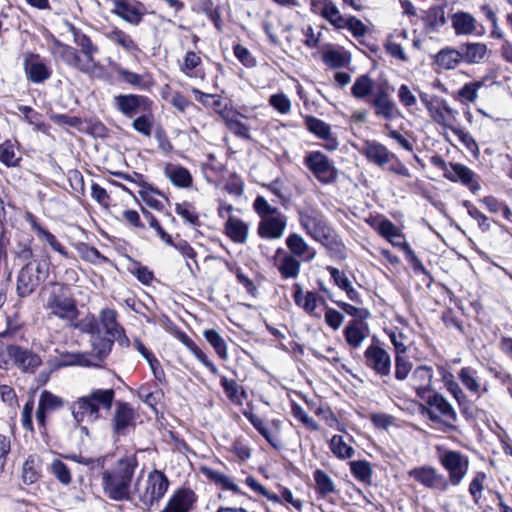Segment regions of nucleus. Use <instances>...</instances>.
I'll use <instances>...</instances> for the list:
<instances>
[{"instance_id":"obj_24","label":"nucleus","mask_w":512,"mask_h":512,"mask_svg":"<svg viewBox=\"0 0 512 512\" xmlns=\"http://www.w3.org/2000/svg\"><path fill=\"white\" fill-rule=\"evenodd\" d=\"M305 124L311 133L325 141L324 147L326 149L333 151L338 148L339 143L337 139L332 136L331 128L326 122L313 116H308L305 119Z\"/></svg>"},{"instance_id":"obj_38","label":"nucleus","mask_w":512,"mask_h":512,"mask_svg":"<svg viewBox=\"0 0 512 512\" xmlns=\"http://www.w3.org/2000/svg\"><path fill=\"white\" fill-rule=\"evenodd\" d=\"M461 60V51L450 47L440 50L435 55L436 65L444 70H451L456 68Z\"/></svg>"},{"instance_id":"obj_9","label":"nucleus","mask_w":512,"mask_h":512,"mask_svg":"<svg viewBox=\"0 0 512 512\" xmlns=\"http://www.w3.org/2000/svg\"><path fill=\"white\" fill-rule=\"evenodd\" d=\"M439 461L449 474V485L458 486L468 472V458L457 451H446L440 456Z\"/></svg>"},{"instance_id":"obj_60","label":"nucleus","mask_w":512,"mask_h":512,"mask_svg":"<svg viewBox=\"0 0 512 512\" xmlns=\"http://www.w3.org/2000/svg\"><path fill=\"white\" fill-rule=\"evenodd\" d=\"M74 326V328L80 330L84 333H89L92 336L96 335L97 333H101L100 324L98 323L96 317L94 315H87L80 321L76 323H70Z\"/></svg>"},{"instance_id":"obj_27","label":"nucleus","mask_w":512,"mask_h":512,"mask_svg":"<svg viewBox=\"0 0 512 512\" xmlns=\"http://www.w3.org/2000/svg\"><path fill=\"white\" fill-rule=\"evenodd\" d=\"M444 177L453 182L460 181L462 184L468 186L472 191L479 189V184L474 181V172L463 164L450 163L449 168H447L444 173Z\"/></svg>"},{"instance_id":"obj_59","label":"nucleus","mask_w":512,"mask_h":512,"mask_svg":"<svg viewBox=\"0 0 512 512\" xmlns=\"http://www.w3.org/2000/svg\"><path fill=\"white\" fill-rule=\"evenodd\" d=\"M153 124L154 118L151 114V110H149L148 112H142V115L133 121L132 127L142 135L149 137L152 132Z\"/></svg>"},{"instance_id":"obj_17","label":"nucleus","mask_w":512,"mask_h":512,"mask_svg":"<svg viewBox=\"0 0 512 512\" xmlns=\"http://www.w3.org/2000/svg\"><path fill=\"white\" fill-rule=\"evenodd\" d=\"M64 406V399L48 390H43L39 395L36 420L39 426H46L47 416L60 410Z\"/></svg>"},{"instance_id":"obj_8","label":"nucleus","mask_w":512,"mask_h":512,"mask_svg":"<svg viewBox=\"0 0 512 512\" xmlns=\"http://www.w3.org/2000/svg\"><path fill=\"white\" fill-rule=\"evenodd\" d=\"M374 229L384 238H386L393 246L400 248L406 259L412 263L414 268L421 267L422 264L416 256L410 245L404 240V236L400 230L388 219H381Z\"/></svg>"},{"instance_id":"obj_29","label":"nucleus","mask_w":512,"mask_h":512,"mask_svg":"<svg viewBox=\"0 0 512 512\" xmlns=\"http://www.w3.org/2000/svg\"><path fill=\"white\" fill-rule=\"evenodd\" d=\"M194 502L195 495L191 490H178L169 499L162 512H189Z\"/></svg>"},{"instance_id":"obj_62","label":"nucleus","mask_w":512,"mask_h":512,"mask_svg":"<svg viewBox=\"0 0 512 512\" xmlns=\"http://www.w3.org/2000/svg\"><path fill=\"white\" fill-rule=\"evenodd\" d=\"M176 213L186 222L193 226L199 225V217L195 208L188 202H182L176 205Z\"/></svg>"},{"instance_id":"obj_37","label":"nucleus","mask_w":512,"mask_h":512,"mask_svg":"<svg viewBox=\"0 0 512 512\" xmlns=\"http://www.w3.org/2000/svg\"><path fill=\"white\" fill-rule=\"evenodd\" d=\"M250 423L255 429L267 440V442L274 448L280 449L282 447V441L277 433H273L267 426V424L257 415L253 413L245 414Z\"/></svg>"},{"instance_id":"obj_42","label":"nucleus","mask_w":512,"mask_h":512,"mask_svg":"<svg viewBox=\"0 0 512 512\" xmlns=\"http://www.w3.org/2000/svg\"><path fill=\"white\" fill-rule=\"evenodd\" d=\"M40 476V458L36 455L28 456L22 466V481L31 485L37 482Z\"/></svg>"},{"instance_id":"obj_50","label":"nucleus","mask_w":512,"mask_h":512,"mask_svg":"<svg viewBox=\"0 0 512 512\" xmlns=\"http://www.w3.org/2000/svg\"><path fill=\"white\" fill-rule=\"evenodd\" d=\"M203 336L221 359H228L226 341L216 330L206 329L203 332Z\"/></svg>"},{"instance_id":"obj_5","label":"nucleus","mask_w":512,"mask_h":512,"mask_svg":"<svg viewBox=\"0 0 512 512\" xmlns=\"http://www.w3.org/2000/svg\"><path fill=\"white\" fill-rule=\"evenodd\" d=\"M44 307L49 315L69 323H73L78 316L76 301L69 295L68 288L64 285L53 286Z\"/></svg>"},{"instance_id":"obj_25","label":"nucleus","mask_w":512,"mask_h":512,"mask_svg":"<svg viewBox=\"0 0 512 512\" xmlns=\"http://www.w3.org/2000/svg\"><path fill=\"white\" fill-rule=\"evenodd\" d=\"M275 265L282 278L295 279L299 275L301 261L279 248L276 251Z\"/></svg>"},{"instance_id":"obj_7","label":"nucleus","mask_w":512,"mask_h":512,"mask_svg":"<svg viewBox=\"0 0 512 512\" xmlns=\"http://www.w3.org/2000/svg\"><path fill=\"white\" fill-rule=\"evenodd\" d=\"M303 162L314 177L324 185L332 184L338 178L337 168L321 151L308 152Z\"/></svg>"},{"instance_id":"obj_1","label":"nucleus","mask_w":512,"mask_h":512,"mask_svg":"<svg viewBox=\"0 0 512 512\" xmlns=\"http://www.w3.org/2000/svg\"><path fill=\"white\" fill-rule=\"evenodd\" d=\"M137 461L134 457L120 459L112 469L101 474V486L106 497L114 501H133L131 484Z\"/></svg>"},{"instance_id":"obj_35","label":"nucleus","mask_w":512,"mask_h":512,"mask_svg":"<svg viewBox=\"0 0 512 512\" xmlns=\"http://www.w3.org/2000/svg\"><path fill=\"white\" fill-rule=\"evenodd\" d=\"M424 32L426 35L436 33L445 25V11L441 6H433L429 8L424 17Z\"/></svg>"},{"instance_id":"obj_55","label":"nucleus","mask_w":512,"mask_h":512,"mask_svg":"<svg viewBox=\"0 0 512 512\" xmlns=\"http://www.w3.org/2000/svg\"><path fill=\"white\" fill-rule=\"evenodd\" d=\"M202 471L207 478L212 480L216 485H218L222 489L230 490L233 492L239 491L237 484H235L229 476L219 471L213 470L211 468H203Z\"/></svg>"},{"instance_id":"obj_31","label":"nucleus","mask_w":512,"mask_h":512,"mask_svg":"<svg viewBox=\"0 0 512 512\" xmlns=\"http://www.w3.org/2000/svg\"><path fill=\"white\" fill-rule=\"evenodd\" d=\"M344 336L347 344L354 349L359 348L368 336L367 326L358 320H352L345 327Z\"/></svg>"},{"instance_id":"obj_47","label":"nucleus","mask_w":512,"mask_h":512,"mask_svg":"<svg viewBox=\"0 0 512 512\" xmlns=\"http://www.w3.org/2000/svg\"><path fill=\"white\" fill-rule=\"evenodd\" d=\"M321 16L326 19L336 29H345L346 18L340 13L337 6L332 1H326Z\"/></svg>"},{"instance_id":"obj_61","label":"nucleus","mask_w":512,"mask_h":512,"mask_svg":"<svg viewBox=\"0 0 512 512\" xmlns=\"http://www.w3.org/2000/svg\"><path fill=\"white\" fill-rule=\"evenodd\" d=\"M413 364L406 355H395V378L404 381L412 371Z\"/></svg>"},{"instance_id":"obj_21","label":"nucleus","mask_w":512,"mask_h":512,"mask_svg":"<svg viewBox=\"0 0 512 512\" xmlns=\"http://www.w3.org/2000/svg\"><path fill=\"white\" fill-rule=\"evenodd\" d=\"M371 104L375 109V114L385 120H393L401 115L396 104L384 89H379L371 100Z\"/></svg>"},{"instance_id":"obj_33","label":"nucleus","mask_w":512,"mask_h":512,"mask_svg":"<svg viewBox=\"0 0 512 512\" xmlns=\"http://www.w3.org/2000/svg\"><path fill=\"white\" fill-rule=\"evenodd\" d=\"M219 115L223 119L228 129L238 137L250 140L249 127L240 120V114L233 111H219Z\"/></svg>"},{"instance_id":"obj_45","label":"nucleus","mask_w":512,"mask_h":512,"mask_svg":"<svg viewBox=\"0 0 512 512\" xmlns=\"http://www.w3.org/2000/svg\"><path fill=\"white\" fill-rule=\"evenodd\" d=\"M458 378L467 390L474 394H480L482 384L477 371L472 367H463L458 373Z\"/></svg>"},{"instance_id":"obj_20","label":"nucleus","mask_w":512,"mask_h":512,"mask_svg":"<svg viewBox=\"0 0 512 512\" xmlns=\"http://www.w3.org/2000/svg\"><path fill=\"white\" fill-rule=\"evenodd\" d=\"M24 70L28 80L36 84L43 83L51 76V69L36 54L25 55Z\"/></svg>"},{"instance_id":"obj_13","label":"nucleus","mask_w":512,"mask_h":512,"mask_svg":"<svg viewBox=\"0 0 512 512\" xmlns=\"http://www.w3.org/2000/svg\"><path fill=\"white\" fill-rule=\"evenodd\" d=\"M428 414L433 421L449 423L456 420V412L447 399L441 394L435 393L427 400Z\"/></svg>"},{"instance_id":"obj_2","label":"nucleus","mask_w":512,"mask_h":512,"mask_svg":"<svg viewBox=\"0 0 512 512\" xmlns=\"http://www.w3.org/2000/svg\"><path fill=\"white\" fill-rule=\"evenodd\" d=\"M115 392L113 389H94L89 394L77 398L70 406L71 414L77 424L94 423L100 419L101 409L109 411Z\"/></svg>"},{"instance_id":"obj_11","label":"nucleus","mask_w":512,"mask_h":512,"mask_svg":"<svg viewBox=\"0 0 512 512\" xmlns=\"http://www.w3.org/2000/svg\"><path fill=\"white\" fill-rule=\"evenodd\" d=\"M365 364L381 377L389 376L391 373L390 354L379 344H370L364 352Z\"/></svg>"},{"instance_id":"obj_41","label":"nucleus","mask_w":512,"mask_h":512,"mask_svg":"<svg viewBox=\"0 0 512 512\" xmlns=\"http://www.w3.org/2000/svg\"><path fill=\"white\" fill-rule=\"evenodd\" d=\"M328 445L332 454L340 460L350 459L355 454L354 447L346 442L341 435L332 436Z\"/></svg>"},{"instance_id":"obj_51","label":"nucleus","mask_w":512,"mask_h":512,"mask_svg":"<svg viewBox=\"0 0 512 512\" xmlns=\"http://www.w3.org/2000/svg\"><path fill=\"white\" fill-rule=\"evenodd\" d=\"M374 81L368 75H361L356 78L352 87L351 94L356 99H365L372 94Z\"/></svg>"},{"instance_id":"obj_58","label":"nucleus","mask_w":512,"mask_h":512,"mask_svg":"<svg viewBox=\"0 0 512 512\" xmlns=\"http://www.w3.org/2000/svg\"><path fill=\"white\" fill-rule=\"evenodd\" d=\"M16 147L10 141L0 144V161L8 167L17 166L20 157L17 155Z\"/></svg>"},{"instance_id":"obj_64","label":"nucleus","mask_w":512,"mask_h":512,"mask_svg":"<svg viewBox=\"0 0 512 512\" xmlns=\"http://www.w3.org/2000/svg\"><path fill=\"white\" fill-rule=\"evenodd\" d=\"M186 344L195 358L200 361L213 375L219 374L218 368L194 342L189 340Z\"/></svg>"},{"instance_id":"obj_4","label":"nucleus","mask_w":512,"mask_h":512,"mask_svg":"<svg viewBox=\"0 0 512 512\" xmlns=\"http://www.w3.org/2000/svg\"><path fill=\"white\" fill-rule=\"evenodd\" d=\"M299 222L306 233L315 241L330 249H339L340 240L325 219L317 213H300Z\"/></svg>"},{"instance_id":"obj_39","label":"nucleus","mask_w":512,"mask_h":512,"mask_svg":"<svg viewBox=\"0 0 512 512\" xmlns=\"http://www.w3.org/2000/svg\"><path fill=\"white\" fill-rule=\"evenodd\" d=\"M166 177L175 185L186 188L191 185L192 177L190 172L181 166L169 164L165 167Z\"/></svg>"},{"instance_id":"obj_48","label":"nucleus","mask_w":512,"mask_h":512,"mask_svg":"<svg viewBox=\"0 0 512 512\" xmlns=\"http://www.w3.org/2000/svg\"><path fill=\"white\" fill-rule=\"evenodd\" d=\"M350 471L353 477L362 482L369 484L372 481V467L366 460H356L349 462Z\"/></svg>"},{"instance_id":"obj_19","label":"nucleus","mask_w":512,"mask_h":512,"mask_svg":"<svg viewBox=\"0 0 512 512\" xmlns=\"http://www.w3.org/2000/svg\"><path fill=\"white\" fill-rule=\"evenodd\" d=\"M294 301L297 306L302 308L311 317L320 319L321 313L317 311L318 305L326 304L325 299L313 291H303L299 284H295Z\"/></svg>"},{"instance_id":"obj_15","label":"nucleus","mask_w":512,"mask_h":512,"mask_svg":"<svg viewBox=\"0 0 512 512\" xmlns=\"http://www.w3.org/2000/svg\"><path fill=\"white\" fill-rule=\"evenodd\" d=\"M287 226V217L281 212L276 215H268L261 219L257 232L264 239H279L283 236Z\"/></svg>"},{"instance_id":"obj_36","label":"nucleus","mask_w":512,"mask_h":512,"mask_svg":"<svg viewBox=\"0 0 512 512\" xmlns=\"http://www.w3.org/2000/svg\"><path fill=\"white\" fill-rule=\"evenodd\" d=\"M104 36L112 43L120 46L127 52L138 50V47L132 37L116 26L109 27L104 32Z\"/></svg>"},{"instance_id":"obj_14","label":"nucleus","mask_w":512,"mask_h":512,"mask_svg":"<svg viewBox=\"0 0 512 512\" xmlns=\"http://www.w3.org/2000/svg\"><path fill=\"white\" fill-rule=\"evenodd\" d=\"M7 352L16 367L26 373H34L42 363L39 355L19 346L11 345Z\"/></svg>"},{"instance_id":"obj_57","label":"nucleus","mask_w":512,"mask_h":512,"mask_svg":"<svg viewBox=\"0 0 512 512\" xmlns=\"http://www.w3.org/2000/svg\"><path fill=\"white\" fill-rule=\"evenodd\" d=\"M118 77L126 82L127 84L139 87L141 89H147L150 87L151 82L146 80V77L144 75H140L131 71H128L124 68L119 67L117 69Z\"/></svg>"},{"instance_id":"obj_16","label":"nucleus","mask_w":512,"mask_h":512,"mask_svg":"<svg viewBox=\"0 0 512 512\" xmlns=\"http://www.w3.org/2000/svg\"><path fill=\"white\" fill-rule=\"evenodd\" d=\"M113 2L112 13L125 22L138 25L144 15V7L141 3L130 0H111Z\"/></svg>"},{"instance_id":"obj_34","label":"nucleus","mask_w":512,"mask_h":512,"mask_svg":"<svg viewBox=\"0 0 512 512\" xmlns=\"http://www.w3.org/2000/svg\"><path fill=\"white\" fill-rule=\"evenodd\" d=\"M452 26L457 35H471L477 28L476 19L469 13L459 11L451 17Z\"/></svg>"},{"instance_id":"obj_44","label":"nucleus","mask_w":512,"mask_h":512,"mask_svg":"<svg viewBox=\"0 0 512 512\" xmlns=\"http://www.w3.org/2000/svg\"><path fill=\"white\" fill-rule=\"evenodd\" d=\"M462 60L474 64L480 63L487 54V47L483 43H469L461 47Z\"/></svg>"},{"instance_id":"obj_6","label":"nucleus","mask_w":512,"mask_h":512,"mask_svg":"<svg viewBox=\"0 0 512 512\" xmlns=\"http://www.w3.org/2000/svg\"><path fill=\"white\" fill-rule=\"evenodd\" d=\"M49 275L46 261L33 260L21 268L17 279V292L21 297L30 295Z\"/></svg>"},{"instance_id":"obj_56","label":"nucleus","mask_w":512,"mask_h":512,"mask_svg":"<svg viewBox=\"0 0 512 512\" xmlns=\"http://www.w3.org/2000/svg\"><path fill=\"white\" fill-rule=\"evenodd\" d=\"M221 385L227 397L234 403L242 404V398L246 397V392L238 385L235 380H229L227 377H221Z\"/></svg>"},{"instance_id":"obj_43","label":"nucleus","mask_w":512,"mask_h":512,"mask_svg":"<svg viewBox=\"0 0 512 512\" xmlns=\"http://www.w3.org/2000/svg\"><path fill=\"white\" fill-rule=\"evenodd\" d=\"M484 86L483 80L465 83L454 96L455 100L462 104L475 103L478 98V91Z\"/></svg>"},{"instance_id":"obj_30","label":"nucleus","mask_w":512,"mask_h":512,"mask_svg":"<svg viewBox=\"0 0 512 512\" xmlns=\"http://www.w3.org/2000/svg\"><path fill=\"white\" fill-rule=\"evenodd\" d=\"M135 414L127 403H118L113 417L114 431L124 435L128 428L134 426Z\"/></svg>"},{"instance_id":"obj_12","label":"nucleus","mask_w":512,"mask_h":512,"mask_svg":"<svg viewBox=\"0 0 512 512\" xmlns=\"http://www.w3.org/2000/svg\"><path fill=\"white\" fill-rule=\"evenodd\" d=\"M114 107L126 117L132 118L138 113L151 110L152 102L145 96L126 94L117 95L113 99Z\"/></svg>"},{"instance_id":"obj_32","label":"nucleus","mask_w":512,"mask_h":512,"mask_svg":"<svg viewBox=\"0 0 512 512\" xmlns=\"http://www.w3.org/2000/svg\"><path fill=\"white\" fill-rule=\"evenodd\" d=\"M225 234L233 242L245 244L248 240L249 225L237 217L229 216L225 223Z\"/></svg>"},{"instance_id":"obj_26","label":"nucleus","mask_w":512,"mask_h":512,"mask_svg":"<svg viewBox=\"0 0 512 512\" xmlns=\"http://www.w3.org/2000/svg\"><path fill=\"white\" fill-rule=\"evenodd\" d=\"M99 319L100 328L102 327L108 336L120 342L128 341L123 328L117 322V313L115 310L110 308L102 309L99 313Z\"/></svg>"},{"instance_id":"obj_22","label":"nucleus","mask_w":512,"mask_h":512,"mask_svg":"<svg viewBox=\"0 0 512 512\" xmlns=\"http://www.w3.org/2000/svg\"><path fill=\"white\" fill-rule=\"evenodd\" d=\"M429 114L432 120L442 127L450 129L452 132L457 128L455 124L458 111L453 109L446 100L437 101L435 106L430 108Z\"/></svg>"},{"instance_id":"obj_52","label":"nucleus","mask_w":512,"mask_h":512,"mask_svg":"<svg viewBox=\"0 0 512 512\" xmlns=\"http://www.w3.org/2000/svg\"><path fill=\"white\" fill-rule=\"evenodd\" d=\"M116 339H113L112 337H102L101 333H97L96 335L91 337V346L92 351L94 355L99 359L102 360L105 358L111 351V347L113 345V342Z\"/></svg>"},{"instance_id":"obj_54","label":"nucleus","mask_w":512,"mask_h":512,"mask_svg":"<svg viewBox=\"0 0 512 512\" xmlns=\"http://www.w3.org/2000/svg\"><path fill=\"white\" fill-rule=\"evenodd\" d=\"M315 488L318 494L326 496L335 491V483L332 478L323 470L317 469L313 473Z\"/></svg>"},{"instance_id":"obj_40","label":"nucleus","mask_w":512,"mask_h":512,"mask_svg":"<svg viewBox=\"0 0 512 512\" xmlns=\"http://www.w3.org/2000/svg\"><path fill=\"white\" fill-rule=\"evenodd\" d=\"M327 270L333 279L334 283L343 291L346 292L348 298L352 301L359 300V294L352 286L351 281L348 279L345 273L341 272L338 268L328 266Z\"/></svg>"},{"instance_id":"obj_46","label":"nucleus","mask_w":512,"mask_h":512,"mask_svg":"<svg viewBox=\"0 0 512 512\" xmlns=\"http://www.w3.org/2000/svg\"><path fill=\"white\" fill-rule=\"evenodd\" d=\"M74 41L81 48L82 53L86 57L85 62L89 63L90 69L93 70L95 67L94 55L98 53V47L95 46L91 39L85 34L75 33Z\"/></svg>"},{"instance_id":"obj_63","label":"nucleus","mask_w":512,"mask_h":512,"mask_svg":"<svg viewBox=\"0 0 512 512\" xmlns=\"http://www.w3.org/2000/svg\"><path fill=\"white\" fill-rule=\"evenodd\" d=\"M322 58L324 63L332 68L344 67L348 62L346 55L335 49L326 50Z\"/></svg>"},{"instance_id":"obj_10","label":"nucleus","mask_w":512,"mask_h":512,"mask_svg":"<svg viewBox=\"0 0 512 512\" xmlns=\"http://www.w3.org/2000/svg\"><path fill=\"white\" fill-rule=\"evenodd\" d=\"M408 475L428 489L446 492L449 488L447 478L432 466L424 465L413 468L408 472Z\"/></svg>"},{"instance_id":"obj_18","label":"nucleus","mask_w":512,"mask_h":512,"mask_svg":"<svg viewBox=\"0 0 512 512\" xmlns=\"http://www.w3.org/2000/svg\"><path fill=\"white\" fill-rule=\"evenodd\" d=\"M360 153L367 160L379 167H384L391 160L396 159L395 154L390 152L387 147L377 141L367 140L363 143Z\"/></svg>"},{"instance_id":"obj_49","label":"nucleus","mask_w":512,"mask_h":512,"mask_svg":"<svg viewBox=\"0 0 512 512\" xmlns=\"http://www.w3.org/2000/svg\"><path fill=\"white\" fill-rule=\"evenodd\" d=\"M61 57L65 63L78 69L81 72H89L90 64L82 61L76 49L68 45L61 46Z\"/></svg>"},{"instance_id":"obj_53","label":"nucleus","mask_w":512,"mask_h":512,"mask_svg":"<svg viewBox=\"0 0 512 512\" xmlns=\"http://www.w3.org/2000/svg\"><path fill=\"white\" fill-rule=\"evenodd\" d=\"M49 472L63 485H69L72 475L68 466L59 458H53L48 466Z\"/></svg>"},{"instance_id":"obj_28","label":"nucleus","mask_w":512,"mask_h":512,"mask_svg":"<svg viewBox=\"0 0 512 512\" xmlns=\"http://www.w3.org/2000/svg\"><path fill=\"white\" fill-rule=\"evenodd\" d=\"M433 381V369L427 365H420L413 371L410 383L420 397L431 391Z\"/></svg>"},{"instance_id":"obj_3","label":"nucleus","mask_w":512,"mask_h":512,"mask_svg":"<svg viewBox=\"0 0 512 512\" xmlns=\"http://www.w3.org/2000/svg\"><path fill=\"white\" fill-rule=\"evenodd\" d=\"M169 481L163 472L153 470L147 477H137L133 487V501L142 509L157 504L167 492Z\"/></svg>"},{"instance_id":"obj_23","label":"nucleus","mask_w":512,"mask_h":512,"mask_svg":"<svg viewBox=\"0 0 512 512\" xmlns=\"http://www.w3.org/2000/svg\"><path fill=\"white\" fill-rule=\"evenodd\" d=\"M286 246L290 255L303 262H311L316 257V250L308 245L305 239L297 234L291 233L286 238Z\"/></svg>"}]
</instances>
